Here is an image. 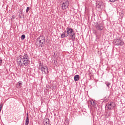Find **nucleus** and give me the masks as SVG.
I'll use <instances>...</instances> for the list:
<instances>
[{"label":"nucleus","mask_w":125,"mask_h":125,"mask_svg":"<svg viewBox=\"0 0 125 125\" xmlns=\"http://www.w3.org/2000/svg\"><path fill=\"white\" fill-rule=\"evenodd\" d=\"M90 103L92 106H93L94 107H95L96 104H95V102H94V101H90Z\"/></svg>","instance_id":"16"},{"label":"nucleus","mask_w":125,"mask_h":125,"mask_svg":"<svg viewBox=\"0 0 125 125\" xmlns=\"http://www.w3.org/2000/svg\"><path fill=\"white\" fill-rule=\"evenodd\" d=\"M22 64L24 65V66H28L30 64V61L28 60H23L22 61Z\"/></svg>","instance_id":"8"},{"label":"nucleus","mask_w":125,"mask_h":125,"mask_svg":"<svg viewBox=\"0 0 125 125\" xmlns=\"http://www.w3.org/2000/svg\"><path fill=\"white\" fill-rule=\"evenodd\" d=\"M69 5H70V2L68 0H66L63 2L61 4L62 9V10H66V9H67V8L69 7Z\"/></svg>","instance_id":"3"},{"label":"nucleus","mask_w":125,"mask_h":125,"mask_svg":"<svg viewBox=\"0 0 125 125\" xmlns=\"http://www.w3.org/2000/svg\"><path fill=\"white\" fill-rule=\"evenodd\" d=\"M96 6L98 8H101V3L98 1L96 2Z\"/></svg>","instance_id":"12"},{"label":"nucleus","mask_w":125,"mask_h":125,"mask_svg":"<svg viewBox=\"0 0 125 125\" xmlns=\"http://www.w3.org/2000/svg\"><path fill=\"white\" fill-rule=\"evenodd\" d=\"M42 73H44L45 75H46V74H48V68L45 66H42Z\"/></svg>","instance_id":"5"},{"label":"nucleus","mask_w":125,"mask_h":125,"mask_svg":"<svg viewBox=\"0 0 125 125\" xmlns=\"http://www.w3.org/2000/svg\"><path fill=\"white\" fill-rule=\"evenodd\" d=\"M110 2H115V0H111Z\"/></svg>","instance_id":"26"},{"label":"nucleus","mask_w":125,"mask_h":125,"mask_svg":"<svg viewBox=\"0 0 125 125\" xmlns=\"http://www.w3.org/2000/svg\"><path fill=\"white\" fill-rule=\"evenodd\" d=\"M45 43V39L42 36L39 37L36 40V45L37 47H42Z\"/></svg>","instance_id":"2"},{"label":"nucleus","mask_w":125,"mask_h":125,"mask_svg":"<svg viewBox=\"0 0 125 125\" xmlns=\"http://www.w3.org/2000/svg\"><path fill=\"white\" fill-rule=\"evenodd\" d=\"M65 33H66V32H65V31H64V32H63V33L61 35V36L62 39H64V38L68 37V36H67V34H66Z\"/></svg>","instance_id":"14"},{"label":"nucleus","mask_w":125,"mask_h":125,"mask_svg":"<svg viewBox=\"0 0 125 125\" xmlns=\"http://www.w3.org/2000/svg\"><path fill=\"white\" fill-rule=\"evenodd\" d=\"M18 83L19 84V86L22 85V82L20 81L18 82Z\"/></svg>","instance_id":"23"},{"label":"nucleus","mask_w":125,"mask_h":125,"mask_svg":"<svg viewBox=\"0 0 125 125\" xmlns=\"http://www.w3.org/2000/svg\"><path fill=\"white\" fill-rule=\"evenodd\" d=\"M80 80V75H76L74 76V81L75 82H78Z\"/></svg>","instance_id":"13"},{"label":"nucleus","mask_w":125,"mask_h":125,"mask_svg":"<svg viewBox=\"0 0 125 125\" xmlns=\"http://www.w3.org/2000/svg\"><path fill=\"white\" fill-rule=\"evenodd\" d=\"M27 117L25 120V125H29V116H28V114H27Z\"/></svg>","instance_id":"15"},{"label":"nucleus","mask_w":125,"mask_h":125,"mask_svg":"<svg viewBox=\"0 0 125 125\" xmlns=\"http://www.w3.org/2000/svg\"><path fill=\"white\" fill-rule=\"evenodd\" d=\"M19 17V18H20L21 19H22V18H24V14L23 13V10L20 11Z\"/></svg>","instance_id":"11"},{"label":"nucleus","mask_w":125,"mask_h":125,"mask_svg":"<svg viewBox=\"0 0 125 125\" xmlns=\"http://www.w3.org/2000/svg\"><path fill=\"white\" fill-rule=\"evenodd\" d=\"M43 124L44 125H50V124H49V119L47 118H45L43 121Z\"/></svg>","instance_id":"9"},{"label":"nucleus","mask_w":125,"mask_h":125,"mask_svg":"<svg viewBox=\"0 0 125 125\" xmlns=\"http://www.w3.org/2000/svg\"><path fill=\"white\" fill-rule=\"evenodd\" d=\"M22 65H23V63H22V62H18V65L19 67H22Z\"/></svg>","instance_id":"20"},{"label":"nucleus","mask_w":125,"mask_h":125,"mask_svg":"<svg viewBox=\"0 0 125 125\" xmlns=\"http://www.w3.org/2000/svg\"><path fill=\"white\" fill-rule=\"evenodd\" d=\"M96 29L98 30L99 31H103V29H104V27L102 25V24L97 23L96 24Z\"/></svg>","instance_id":"4"},{"label":"nucleus","mask_w":125,"mask_h":125,"mask_svg":"<svg viewBox=\"0 0 125 125\" xmlns=\"http://www.w3.org/2000/svg\"><path fill=\"white\" fill-rule=\"evenodd\" d=\"M66 30H65L64 32L66 33L67 37L69 36L71 40L73 41H75V40H76V35L75 34L74 30L69 27H67Z\"/></svg>","instance_id":"1"},{"label":"nucleus","mask_w":125,"mask_h":125,"mask_svg":"<svg viewBox=\"0 0 125 125\" xmlns=\"http://www.w3.org/2000/svg\"><path fill=\"white\" fill-rule=\"evenodd\" d=\"M2 106H3V104H0V108H2Z\"/></svg>","instance_id":"25"},{"label":"nucleus","mask_w":125,"mask_h":125,"mask_svg":"<svg viewBox=\"0 0 125 125\" xmlns=\"http://www.w3.org/2000/svg\"><path fill=\"white\" fill-rule=\"evenodd\" d=\"M30 10V7H27L26 10V13H28V12H29V11Z\"/></svg>","instance_id":"22"},{"label":"nucleus","mask_w":125,"mask_h":125,"mask_svg":"<svg viewBox=\"0 0 125 125\" xmlns=\"http://www.w3.org/2000/svg\"><path fill=\"white\" fill-rule=\"evenodd\" d=\"M116 0H114V2L116 1Z\"/></svg>","instance_id":"27"},{"label":"nucleus","mask_w":125,"mask_h":125,"mask_svg":"<svg viewBox=\"0 0 125 125\" xmlns=\"http://www.w3.org/2000/svg\"><path fill=\"white\" fill-rule=\"evenodd\" d=\"M25 35H21V40H25Z\"/></svg>","instance_id":"21"},{"label":"nucleus","mask_w":125,"mask_h":125,"mask_svg":"<svg viewBox=\"0 0 125 125\" xmlns=\"http://www.w3.org/2000/svg\"><path fill=\"white\" fill-rule=\"evenodd\" d=\"M2 63V60H1V59H0V65H1Z\"/></svg>","instance_id":"24"},{"label":"nucleus","mask_w":125,"mask_h":125,"mask_svg":"<svg viewBox=\"0 0 125 125\" xmlns=\"http://www.w3.org/2000/svg\"><path fill=\"white\" fill-rule=\"evenodd\" d=\"M105 84L107 87H110V85L111 84V83L109 82H105Z\"/></svg>","instance_id":"18"},{"label":"nucleus","mask_w":125,"mask_h":125,"mask_svg":"<svg viewBox=\"0 0 125 125\" xmlns=\"http://www.w3.org/2000/svg\"><path fill=\"white\" fill-rule=\"evenodd\" d=\"M106 106H107V108L109 110H113L114 109V107H115V104H114L113 103H108Z\"/></svg>","instance_id":"7"},{"label":"nucleus","mask_w":125,"mask_h":125,"mask_svg":"<svg viewBox=\"0 0 125 125\" xmlns=\"http://www.w3.org/2000/svg\"><path fill=\"white\" fill-rule=\"evenodd\" d=\"M109 1L110 2V1H111V0H109Z\"/></svg>","instance_id":"28"},{"label":"nucleus","mask_w":125,"mask_h":125,"mask_svg":"<svg viewBox=\"0 0 125 125\" xmlns=\"http://www.w3.org/2000/svg\"><path fill=\"white\" fill-rule=\"evenodd\" d=\"M115 43H116V45H121V46H122V45H124V44H125V42L123 41H122L120 39H117L115 41Z\"/></svg>","instance_id":"6"},{"label":"nucleus","mask_w":125,"mask_h":125,"mask_svg":"<svg viewBox=\"0 0 125 125\" xmlns=\"http://www.w3.org/2000/svg\"><path fill=\"white\" fill-rule=\"evenodd\" d=\"M19 58L20 60H22V55H20V56H19ZM21 60H20V61H19V62H19V63H22V62H21Z\"/></svg>","instance_id":"17"},{"label":"nucleus","mask_w":125,"mask_h":125,"mask_svg":"<svg viewBox=\"0 0 125 125\" xmlns=\"http://www.w3.org/2000/svg\"><path fill=\"white\" fill-rule=\"evenodd\" d=\"M22 57H23V58H22V61L29 60V56H28V54H27V53H24Z\"/></svg>","instance_id":"10"},{"label":"nucleus","mask_w":125,"mask_h":125,"mask_svg":"<svg viewBox=\"0 0 125 125\" xmlns=\"http://www.w3.org/2000/svg\"><path fill=\"white\" fill-rule=\"evenodd\" d=\"M111 116V112H107L106 114V117L108 118V117H110Z\"/></svg>","instance_id":"19"}]
</instances>
